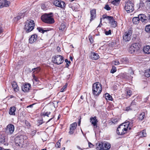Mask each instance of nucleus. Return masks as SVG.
<instances>
[{"label":"nucleus","mask_w":150,"mask_h":150,"mask_svg":"<svg viewBox=\"0 0 150 150\" xmlns=\"http://www.w3.org/2000/svg\"><path fill=\"white\" fill-rule=\"evenodd\" d=\"M67 86V85L65 84L64 86L62 88L61 90V92H63L64 91V90L66 88Z\"/></svg>","instance_id":"obj_52"},{"label":"nucleus","mask_w":150,"mask_h":150,"mask_svg":"<svg viewBox=\"0 0 150 150\" xmlns=\"http://www.w3.org/2000/svg\"><path fill=\"white\" fill-rule=\"evenodd\" d=\"M103 143L101 142H99L96 144V148L97 150H103Z\"/></svg>","instance_id":"obj_23"},{"label":"nucleus","mask_w":150,"mask_h":150,"mask_svg":"<svg viewBox=\"0 0 150 150\" xmlns=\"http://www.w3.org/2000/svg\"><path fill=\"white\" fill-rule=\"evenodd\" d=\"M37 35L34 34L32 35L30 38L29 39V42L30 43H33L35 42L37 40Z\"/></svg>","instance_id":"obj_16"},{"label":"nucleus","mask_w":150,"mask_h":150,"mask_svg":"<svg viewBox=\"0 0 150 150\" xmlns=\"http://www.w3.org/2000/svg\"><path fill=\"white\" fill-rule=\"evenodd\" d=\"M77 126V124L76 122L73 123L70 125V130L69 132L70 134H72L74 133V130L76 128Z\"/></svg>","instance_id":"obj_12"},{"label":"nucleus","mask_w":150,"mask_h":150,"mask_svg":"<svg viewBox=\"0 0 150 150\" xmlns=\"http://www.w3.org/2000/svg\"><path fill=\"white\" fill-rule=\"evenodd\" d=\"M89 147L91 148L93 147V145L91 142H89L88 143Z\"/></svg>","instance_id":"obj_56"},{"label":"nucleus","mask_w":150,"mask_h":150,"mask_svg":"<svg viewBox=\"0 0 150 150\" xmlns=\"http://www.w3.org/2000/svg\"><path fill=\"white\" fill-rule=\"evenodd\" d=\"M91 57L92 59L97 60L99 58L98 54L94 52L91 53Z\"/></svg>","instance_id":"obj_21"},{"label":"nucleus","mask_w":150,"mask_h":150,"mask_svg":"<svg viewBox=\"0 0 150 150\" xmlns=\"http://www.w3.org/2000/svg\"><path fill=\"white\" fill-rule=\"evenodd\" d=\"M53 3L55 6L64 9L65 6L64 2L58 0H55L53 2Z\"/></svg>","instance_id":"obj_9"},{"label":"nucleus","mask_w":150,"mask_h":150,"mask_svg":"<svg viewBox=\"0 0 150 150\" xmlns=\"http://www.w3.org/2000/svg\"><path fill=\"white\" fill-rule=\"evenodd\" d=\"M11 85L12 87L15 92H16L19 91V87L18 86L17 83L15 81H13L11 83Z\"/></svg>","instance_id":"obj_17"},{"label":"nucleus","mask_w":150,"mask_h":150,"mask_svg":"<svg viewBox=\"0 0 150 150\" xmlns=\"http://www.w3.org/2000/svg\"><path fill=\"white\" fill-rule=\"evenodd\" d=\"M42 120H40L39 121V122H38L39 123V125H41L42 123Z\"/></svg>","instance_id":"obj_62"},{"label":"nucleus","mask_w":150,"mask_h":150,"mask_svg":"<svg viewBox=\"0 0 150 150\" xmlns=\"http://www.w3.org/2000/svg\"><path fill=\"white\" fill-rule=\"evenodd\" d=\"M4 7V0H0V8H2Z\"/></svg>","instance_id":"obj_46"},{"label":"nucleus","mask_w":150,"mask_h":150,"mask_svg":"<svg viewBox=\"0 0 150 150\" xmlns=\"http://www.w3.org/2000/svg\"><path fill=\"white\" fill-rule=\"evenodd\" d=\"M133 122H127L120 125L117 129V133L119 135H122L126 133L128 129H131L132 126Z\"/></svg>","instance_id":"obj_1"},{"label":"nucleus","mask_w":150,"mask_h":150,"mask_svg":"<svg viewBox=\"0 0 150 150\" xmlns=\"http://www.w3.org/2000/svg\"><path fill=\"white\" fill-rule=\"evenodd\" d=\"M103 144V150H108L111 147V145L109 143L107 142L104 143Z\"/></svg>","instance_id":"obj_20"},{"label":"nucleus","mask_w":150,"mask_h":150,"mask_svg":"<svg viewBox=\"0 0 150 150\" xmlns=\"http://www.w3.org/2000/svg\"><path fill=\"white\" fill-rule=\"evenodd\" d=\"M130 107H131V109L132 110H135L136 109V103L134 100H133L131 103Z\"/></svg>","instance_id":"obj_24"},{"label":"nucleus","mask_w":150,"mask_h":150,"mask_svg":"<svg viewBox=\"0 0 150 150\" xmlns=\"http://www.w3.org/2000/svg\"><path fill=\"white\" fill-rule=\"evenodd\" d=\"M120 0H114L112 2V4L115 5H117L119 3Z\"/></svg>","instance_id":"obj_42"},{"label":"nucleus","mask_w":150,"mask_h":150,"mask_svg":"<svg viewBox=\"0 0 150 150\" xmlns=\"http://www.w3.org/2000/svg\"><path fill=\"white\" fill-rule=\"evenodd\" d=\"M57 50H58V51L59 52H60L61 51V50H60V48L59 47H57Z\"/></svg>","instance_id":"obj_60"},{"label":"nucleus","mask_w":150,"mask_h":150,"mask_svg":"<svg viewBox=\"0 0 150 150\" xmlns=\"http://www.w3.org/2000/svg\"><path fill=\"white\" fill-rule=\"evenodd\" d=\"M134 5L131 1L127 2L125 6V9L128 13L133 11L134 10Z\"/></svg>","instance_id":"obj_8"},{"label":"nucleus","mask_w":150,"mask_h":150,"mask_svg":"<svg viewBox=\"0 0 150 150\" xmlns=\"http://www.w3.org/2000/svg\"><path fill=\"white\" fill-rule=\"evenodd\" d=\"M145 117V113L144 112H143L140 114L139 118L140 120H142L144 119Z\"/></svg>","instance_id":"obj_33"},{"label":"nucleus","mask_w":150,"mask_h":150,"mask_svg":"<svg viewBox=\"0 0 150 150\" xmlns=\"http://www.w3.org/2000/svg\"><path fill=\"white\" fill-rule=\"evenodd\" d=\"M50 112H42L41 113V116H47V117H49V115H50Z\"/></svg>","instance_id":"obj_35"},{"label":"nucleus","mask_w":150,"mask_h":150,"mask_svg":"<svg viewBox=\"0 0 150 150\" xmlns=\"http://www.w3.org/2000/svg\"><path fill=\"white\" fill-rule=\"evenodd\" d=\"M102 90L101 84L99 82L94 83L92 86V93L94 96H98Z\"/></svg>","instance_id":"obj_2"},{"label":"nucleus","mask_w":150,"mask_h":150,"mask_svg":"<svg viewBox=\"0 0 150 150\" xmlns=\"http://www.w3.org/2000/svg\"><path fill=\"white\" fill-rule=\"evenodd\" d=\"M138 17L139 19V21H141L142 22L146 21L147 19V17L145 15L142 14H139L138 15Z\"/></svg>","instance_id":"obj_18"},{"label":"nucleus","mask_w":150,"mask_h":150,"mask_svg":"<svg viewBox=\"0 0 150 150\" xmlns=\"http://www.w3.org/2000/svg\"><path fill=\"white\" fill-rule=\"evenodd\" d=\"M35 23L33 20H29L25 22L24 29L26 32L29 33L34 28Z\"/></svg>","instance_id":"obj_3"},{"label":"nucleus","mask_w":150,"mask_h":150,"mask_svg":"<svg viewBox=\"0 0 150 150\" xmlns=\"http://www.w3.org/2000/svg\"><path fill=\"white\" fill-rule=\"evenodd\" d=\"M16 110V108L13 106L10 108L9 110V114L11 115H15V112Z\"/></svg>","instance_id":"obj_19"},{"label":"nucleus","mask_w":150,"mask_h":150,"mask_svg":"<svg viewBox=\"0 0 150 150\" xmlns=\"http://www.w3.org/2000/svg\"><path fill=\"white\" fill-rule=\"evenodd\" d=\"M143 51L146 54H149L150 53V46L146 45L144 47L143 49Z\"/></svg>","instance_id":"obj_22"},{"label":"nucleus","mask_w":150,"mask_h":150,"mask_svg":"<svg viewBox=\"0 0 150 150\" xmlns=\"http://www.w3.org/2000/svg\"><path fill=\"white\" fill-rule=\"evenodd\" d=\"M5 138L3 135H0V143H3L4 142Z\"/></svg>","instance_id":"obj_37"},{"label":"nucleus","mask_w":150,"mask_h":150,"mask_svg":"<svg viewBox=\"0 0 150 150\" xmlns=\"http://www.w3.org/2000/svg\"><path fill=\"white\" fill-rule=\"evenodd\" d=\"M61 138L56 143L55 145V147L57 148H59L60 146V142L61 141Z\"/></svg>","instance_id":"obj_41"},{"label":"nucleus","mask_w":150,"mask_h":150,"mask_svg":"<svg viewBox=\"0 0 150 150\" xmlns=\"http://www.w3.org/2000/svg\"><path fill=\"white\" fill-rule=\"evenodd\" d=\"M138 45V43H134L132 44L131 46V48H133L136 51H137L139 49Z\"/></svg>","instance_id":"obj_27"},{"label":"nucleus","mask_w":150,"mask_h":150,"mask_svg":"<svg viewBox=\"0 0 150 150\" xmlns=\"http://www.w3.org/2000/svg\"><path fill=\"white\" fill-rule=\"evenodd\" d=\"M59 29L60 30H61L62 31L66 30V26L64 23H62L61 24Z\"/></svg>","instance_id":"obj_32"},{"label":"nucleus","mask_w":150,"mask_h":150,"mask_svg":"<svg viewBox=\"0 0 150 150\" xmlns=\"http://www.w3.org/2000/svg\"><path fill=\"white\" fill-rule=\"evenodd\" d=\"M140 135H141V136L142 137H146V131L145 130H143L140 133Z\"/></svg>","instance_id":"obj_38"},{"label":"nucleus","mask_w":150,"mask_h":150,"mask_svg":"<svg viewBox=\"0 0 150 150\" xmlns=\"http://www.w3.org/2000/svg\"><path fill=\"white\" fill-rule=\"evenodd\" d=\"M139 6V9L140 10H141L142 9V8L144 6V4L143 2L142 1H140Z\"/></svg>","instance_id":"obj_39"},{"label":"nucleus","mask_w":150,"mask_h":150,"mask_svg":"<svg viewBox=\"0 0 150 150\" xmlns=\"http://www.w3.org/2000/svg\"><path fill=\"white\" fill-rule=\"evenodd\" d=\"M131 107H130V106L127 107H126L125 108V110L127 111H130L131 110H132L131 109Z\"/></svg>","instance_id":"obj_54"},{"label":"nucleus","mask_w":150,"mask_h":150,"mask_svg":"<svg viewBox=\"0 0 150 150\" xmlns=\"http://www.w3.org/2000/svg\"><path fill=\"white\" fill-rule=\"evenodd\" d=\"M145 30L147 32H150V25H149L146 26L145 28Z\"/></svg>","instance_id":"obj_44"},{"label":"nucleus","mask_w":150,"mask_h":150,"mask_svg":"<svg viewBox=\"0 0 150 150\" xmlns=\"http://www.w3.org/2000/svg\"><path fill=\"white\" fill-rule=\"evenodd\" d=\"M40 69L39 67H37L32 69V71L34 70V72L36 71V73L40 71Z\"/></svg>","instance_id":"obj_47"},{"label":"nucleus","mask_w":150,"mask_h":150,"mask_svg":"<svg viewBox=\"0 0 150 150\" xmlns=\"http://www.w3.org/2000/svg\"><path fill=\"white\" fill-rule=\"evenodd\" d=\"M14 129V126L12 124H9L6 127V131L7 132L10 134L13 133Z\"/></svg>","instance_id":"obj_11"},{"label":"nucleus","mask_w":150,"mask_h":150,"mask_svg":"<svg viewBox=\"0 0 150 150\" xmlns=\"http://www.w3.org/2000/svg\"><path fill=\"white\" fill-rule=\"evenodd\" d=\"M23 15H24V14L22 13H20L19 15L14 18L15 20H16L17 21H18L21 18L23 17L24 16Z\"/></svg>","instance_id":"obj_31"},{"label":"nucleus","mask_w":150,"mask_h":150,"mask_svg":"<svg viewBox=\"0 0 150 150\" xmlns=\"http://www.w3.org/2000/svg\"><path fill=\"white\" fill-rule=\"evenodd\" d=\"M31 85L29 83L25 84L22 86V91L25 92H28L30 88Z\"/></svg>","instance_id":"obj_13"},{"label":"nucleus","mask_w":150,"mask_h":150,"mask_svg":"<svg viewBox=\"0 0 150 150\" xmlns=\"http://www.w3.org/2000/svg\"><path fill=\"white\" fill-rule=\"evenodd\" d=\"M135 51H136V50L134 49L133 48H131V46L129 47V52L130 53L132 54L134 53Z\"/></svg>","instance_id":"obj_40"},{"label":"nucleus","mask_w":150,"mask_h":150,"mask_svg":"<svg viewBox=\"0 0 150 150\" xmlns=\"http://www.w3.org/2000/svg\"><path fill=\"white\" fill-rule=\"evenodd\" d=\"M104 8L107 11L110 10L111 9L110 8L108 5H106L104 7Z\"/></svg>","instance_id":"obj_49"},{"label":"nucleus","mask_w":150,"mask_h":150,"mask_svg":"<svg viewBox=\"0 0 150 150\" xmlns=\"http://www.w3.org/2000/svg\"><path fill=\"white\" fill-rule=\"evenodd\" d=\"M104 16V15L103 16V18H104L107 19L109 21L111 26L112 27L115 28L117 26V23L114 20L113 17L108 16L105 17Z\"/></svg>","instance_id":"obj_10"},{"label":"nucleus","mask_w":150,"mask_h":150,"mask_svg":"<svg viewBox=\"0 0 150 150\" xmlns=\"http://www.w3.org/2000/svg\"><path fill=\"white\" fill-rule=\"evenodd\" d=\"M114 64L115 65H118L120 64V62L118 60H116L114 61Z\"/></svg>","instance_id":"obj_55"},{"label":"nucleus","mask_w":150,"mask_h":150,"mask_svg":"<svg viewBox=\"0 0 150 150\" xmlns=\"http://www.w3.org/2000/svg\"><path fill=\"white\" fill-rule=\"evenodd\" d=\"M145 76L147 77H150V69L146 70L144 73Z\"/></svg>","instance_id":"obj_30"},{"label":"nucleus","mask_w":150,"mask_h":150,"mask_svg":"<svg viewBox=\"0 0 150 150\" xmlns=\"http://www.w3.org/2000/svg\"><path fill=\"white\" fill-rule=\"evenodd\" d=\"M27 137L24 135L17 136L15 139V142L16 146L22 147L24 142V140L27 139Z\"/></svg>","instance_id":"obj_4"},{"label":"nucleus","mask_w":150,"mask_h":150,"mask_svg":"<svg viewBox=\"0 0 150 150\" xmlns=\"http://www.w3.org/2000/svg\"><path fill=\"white\" fill-rule=\"evenodd\" d=\"M98 120L97 117L95 116L93 117H91L90 118V122L91 124L94 126H97V123Z\"/></svg>","instance_id":"obj_14"},{"label":"nucleus","mask_w":150,"mask_h":150,"mask_svg":"<svg viewBox=\"0 0 150 150\" xmlns=\"http://www.w3.org/2000/svg\"><path fill=\"white\" fill-rule=\"evenodd\" d=\"M53 117H52L46 123L48 122H50L51 120L53 118Z\"/></svg>","instance_id":"obj_63"},{"label":"nucleus","mask_w":150,"mask_h":150,"mask_svg":"<svg viewBox=\"0 0 150 150\" xmlns=\"http://www.w3.org/2000/svg\"><path fill=\"white\" fill-rule=\"evenodd\" d=\"M125 93L126 94V98H127L131 96L132 95V92L129 88H127L125 91Z\"/></svg>","instance_id":"obj_25"},{"label":"nucleus","mask_w":150,"mask_h":150,"mask_svg":"<svg viewBox=\"0 0 150 150\" xmlns=\"http://www.w3.org/2000/svg\"><path fill=\"white\" fill-rule=\"evenodd\" d=\"M132 33V28H129L127 31L125 32L123 36V38L125 41H129L131 38Z\"/></svg>","instance_id":"obj_6"},{"label":"nucleus","mask_w":150,"mask_h":150,"mask_svg":"<svg viewBox=\"0 0 150 150\" xmlns=\"http://www.w3.org/2000/svg\"><path fill=\"white\" fill-rule=\"evenodd\" d=\"M36 132L35 130H34L32 131L31 132V134L32 136H33L34 135H35L36 133Z\"/></svg>","instance_id":"obj_53"},{"label":"nucleus","mask_w":150,"mask_h":150,"mask_svg":"<svg viewBox=\"0 0 150 150\" xmlns=\"http://www.w3.org/2000/svg\"><path fill=\"white\" fill-rule=\"evenodd\" d=\"M37 29L39 32L42 33H44L45 32H47L48 31L47 30H44L42 28L40 27L37 28Z\"/></svg>","instance_id":"obj_36"},{"label":"nucleus","mask_w":150,"mask_h":150,"mask_svg":"<svg viewBox=\"0 0 150 150\" xmlns=\"http://www.w3.org/2000/svg\"><path fill=\"white\" fill-rule=\"evenodd\" d=\"M91 19L90 21L94 20L96 17V11L95 9H93L90 11Z\"/></svg>","instance_id":"obj_15"},{"label":"nucleus","mask_w":150,"mask_h":150,"mask_svg":"<svg viewBox=\"0 0 150 150\" xmlns=\"http://www.w3.org/2000/svg\"><path fill=\"white\" fill-rule=\"evenodd\" d=\"M111 34V31L110 30H109L108 31H106L105 32V34L106 35H108Z\"/></svg>","instance_id":"obj_51"},{"label":"nucleus","mask_w":150,"mask_h":150,"mask_svg":"<svg viewBox=\"0 0 150 150\" xmlns=\"http://www.w3.org/2000/svg\"><path fill=\"white\" fill-rule=\"evenodd\" d=\"M34 105V104H32V105H29L27 107V108H29V107H30V108H31L33 107V105Z\"/></svg>","instance_id":"obj_61"},{"label":"nucleus","mask_w":150,"mask_h":150,"mask_svg":"<svg viewBox=\"0 0 150 150\" xmlns=\"http://www.w3.org/2000/svg\"><path fill=\"white\" fill-rule=\"evenodd\" d=\"M41 8L43 10H45L47 9L46 8V7L45 6V5L44 4H43L42 5Z\"/></svg>","instance_id":"obj_57"},{"label":"nucleus","mask_w":150,"mask_h":150,"mask_svg":"<svg viewBox=\"0 0 150 150\" xmlns=\"http://www.w3.org/2000/svg\"><path fill=\"white\" fill-rule=\"evenodd\" d=\"M10 2L6 0H4V7H7L9 6L10 4Z\"/></svg>","instance_id":"obj_34"},{"label":"nucleus","mask_w":150,"mask_h":150,"mask_svg":"<svg viewBox=\"0 0 150 150\" xmlns=\"http://www.w3.org/2000/svg\"><path fill=\"white\" fill-rule=\"evenodd\" d=\"M77 148L80 150H83V149H84V148H83V149H82L79 146H77Z\"/></svg>","instance_id":"obj_58"},{"label":"nucleus","mask_w":150,"mask_h":150,"mask_svg":"<svg viewBox=\"0 0 150 150\" xmlns=\"http://www.w3.org/2000/svg\"><path fill=\"white\" fill-rule=\"evenodd\" d=\"M41 19L43 22L47 23L52 24L54 22L53 18L48 14H45L42 16Z\"/></svg>","instance_id":"obj_5"},{"label":"nucleus","mask_w":150,"mask_h":150,"mask_svg":"<svg viewBox=\"0 0 150 150\" xmlns=\"http://www.w3.org/2000/svg\"><path fill=\"white\" fill-rule=\"evenodd\" d=\"M119 119L117 118H113L112 119L111 121L114 124H116L119 121Z\"/></svg>","instance_id":"obj_43"},{"label":"nucleus","mask_w":150,"mask_h":150,"mask_svg":"<svg viewBox=\"0 0 150 150\" xmlns=\"http://www.w3.org/2000/svg\"><path fill=\"white\" fill-rule=\"evenodd\" d=\"M116 68L114 66H112V69L110 71V72L113 74L116 71Z\"/></svg>","instance_id":"obj_45"},{"label":"nucleus","mask_w":150,"mask_h":150,"mask_svg":"<svg viewBox=\"0 0 150 150\" xmlns=\"http://www.w3.org/2000/svg\"><path fill=\"white\" fill-rule=\"evenodd\" d=\"M120 61L124 64H128L129 62V59L126 57L122 58L120 59Z\"/></svg>","instance_id":"obj_26"},{"label":"nucleus","mask_w":150,"mask_h":150,"mask_svg":"<svg viewBox=\"0 0 150 150\" xmlns=\"http://www.w3.org/2000/svg\"><path fill=\"white\" fill-rule=\"evenodd\" d=\"M89 40L91 43H92L93 42V39L91 36H89Z\"/></svg>","instance_id":"obj_50"},{"label":"nucleus","mask_w":150,"mask_h":150,"mask_svg":"<svg viewBox=\"0 0 150 150\" xmlns=\"http://www.w3.org/2000/svg\"><path fill=\"white\" fill-rule=\"evenodd\" d=\"M105 97L107 100H112V96L110 95L109 94L106 93L105 94Z\"/></svg>","instance_id":"obj_29"},{"label":"nucleus","mask_w":150,"mask_h":150,"mask_svg":"<svg viewBox=\"0 0 150 150\" xmlns=\"http://www.w3.org/2000/svg\"><path fill=\"white\" fill-rule=\"evenodd\" d=\"M64 60L63 57L59 55H56L52 58L53 62L58 65L62 64Z\"/></svg>","instance_id":"obj_7"},{"label":"nucleus","mask_w":150,"mask_h":150,"mask_svg":"<svg viewBox=\"0 0 150 150\" xmlns=\"http://www.w3.org/2000/svg\"><path fill=\"white\" fill-rule=\"evenodd\" d=\"M139 19L138 16L137 17H134L132 19V21L134 24H137L139 22Z\"/></svg>","instance_id":"obj_28"},{"label":"nucleus","mask_w":150,"mask_h":150,"mask_svg":"<svg viewBox=\"0 0 150 150\" xmlns=\"http://www.w3.org/2000/svg\"><path fill=\"white\" fill-rule=\"evenodd\" d=\"M70 59L71 60V61H72L73 60V58L71 56H70Z\"/></svg>","instance_id":"obj_64"},{"label":"nucleus","mask_w":150,"mask_h":150,"mask_svg":"<svg viewBox=\"0 0 150 150\" xmlns=\"http://www.w3.org/2000/svg\"><path fill=\"white\" fill-rule=\"evenodd\" d=\"M33 82L34 83L35 82H37V83H36V84H38V78H37L35 76H33Z\"/></svg>","instance_id":"obj_48"},{"label":"nucleus","mask_w":150,"mask_h":150,"mask_svg":"<svg viewBox=\"0 0 150 150\" xmlns=\"http://www.w3.org/2000/svg\"><path fill=\"white\" fill-rule=\"evenodd\" d=\"M101 22H102L101 18H100V23L99 24V25L98 26V27H100L101 26V25H102V24L101 23Z\"/></svg>","instance_id":"obj_59"}]
</instances>
